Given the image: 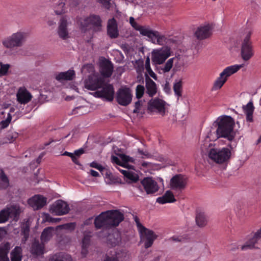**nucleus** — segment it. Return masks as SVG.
I'll list each match as a JSON object with an SVG mask.
<instances>
[{
	"label": "nucleus",
	"mask_w": 261,
	"mask_h": 261,
	"mask_svg": "<svg viewBox=\"0 0 261 261\" xmlns=\"http://www.w3.org/2000/svg\"><path fill=\"white\" fill-rule=\"evenodd\" d=\"M124 220V215L118 210L107 211L102 212L94 220L96 229L110 228L117 226Z\"/></svg>",
	"instance_id": "obj_1"
},
{
	"label": "nucleus",
	"mask_w": 261,
	"mask_h": 261,
	"mask_svg": "<svg viewBox=\"0 0 261 261\" xmlns=\"http://www.w3.org/2000/svg\"><path fill=\"white\" fill-rule=\"evenodd\" d=\"M234 124V119L230 116L223 115L219 117L213 123L214 126H217V137L232 141L236 136V133L233 130Z\"/></svg>",
	"instance_id": "obj_2"
},
{
	"label": "nucleus",
	"mask_w": 261,
	"mask_h": 261,
	"mask_svg": "<svg viewBox=\"0 0 261 261\" xmlns=\"http://www.w3.org/2000/svg\"><path fill=\"white\" fill-rule=\"evenodd\" d=\"M27 37V33L22 32H18L6 38L3 40L2 43L3 45L7 48L21 47L25 42Z\"/></svg>",
	"instance_id": "obj_3"
},
{
	"label": "nucleus",
	"mask_w": 261,
	"mask_h": 261,
	"mask_svg": "<svg viewBox=\"0 0 261 261\" xmlns=\"http://www.w3.org/2000/svg\"><path fill=\"white\" fill-rule=\"evenodd\" d=\"M242 67L243 65H235L225 68L215 82L213 89L215 90L220 89L226 82L227 78L237 72Z\"/></svg>",
	"instance_id": "obj_4"
},
{
	"label": "nucleus",
	"mask_w": 261,
	"mask_h": 261,
	"mask_svg": "<svg viewBox=\"0 0 261 261\" xmlns=\"http://www.w3.org/2000/svg\"><path fill=\"white\" fill-rule=\"evenodd\" d=\"M230 155L231 151L227 148H223L222 149L212 148L208 152L209 158L218 164L227 162Z\"/></svg>",
	"instance_id": "obj_5"
},
{
	"label": "nucleus",
	"mask_w": 261,
	"mask_h": 261,
	"mask_svg": "<svg viewBox=\"0 0 261 261\" xmlns=\"http://www.w3.org/2000/svg\"><path fill=\"white\" fill-rule=\"evenodd\" d=\"M114 88L112 84L106 83L104 84L95 92L92 94L95 97L101 98L108 101H112L114 96Z\"/></svg>",
	"instance_id": "obj_6"
},
{
	"label": "nucleus",
	"mask_w": 261,
	"mask_h": 261,
	"mask_svg": "<svg viewBox=\"0 0 261 261\" xmlns=\"http://www.w3.org/2000/svg\"><path fill=\"white\" fill-rule=\"evenodd\" d=\"M171 55L170 48L165 46L152 52V62L154 64H162Z\"/></svg>",
	"instance_id": "obj_7"
},
{
	"label": "nucleus",
	"mask_w": 261,
	"mask_h": 261,
	"mask_svg": "<svg viewBox=\"0 0 261 261\" xmlns=\"http://www.w3.org/2000/svg\"><path fill=\"white\" fill-rule=\"evenodd\" d=\"M101 23L102 20L99 15L91 14L81 22V26L83 29L89 27L94 31H99L101 29Z\"/></svg>",
	"instance_id": "obj_8"
},
{
	"label": "nucleus",
	"mask_w": 261,
	"mask_h": 261,
	"mask_svg": "<svg viewBox=\"0 0 261 261\" xmlns=\"http://www.w3.org/2000/svg\"><path fill=\"white\" fill-rule=\"evenodd\" d=\"M132 96L130 88L124 87L119 88L117 91L116 99L120 105L126 106L131 102Z\"/></svg>",
	"instance_id": "obj_9"
},
{
	"label": "nucleus",
	"mask_w": 261,
	"mask_h": 261,
	"mask_svg": "<svg viewBox=\"0 0 261 261\" xmlns=\"http://www.w3.org/2000/svg\"><path fill=\"white\" fill-rule=\"evenodd\" d=\"M252 32L249 31L244 38L241 46V56L244 61L249 60L253 56V51L250 37Z\"/></svg>",
	"instance_id": "obj_10"
},
{
	"label": "nucleus",
	"mask_w": 261,
	"mask_h": 261,
	"mask_svg": "<svg viewBox=\"0 0 261 261\" xmlns=\"http://www.w3.org/2000/svg\"><path fill=\"white\" fill-rule=\"evenodd\" d=\"M70 211L69 205L62 200H58L53 203L49 208V212L55 215L62 216L68 213Z\"/></svg>",
	"instance_id": "obj_11"
},
{
	"label": "nucleus",
	"mask_w": 261,
	"mask_h": 261,
	"mask_svg": "<svg viewBox=\"0 0 261 261\" xmlns=\"http://www.w3.org/2000/svg\"><path fill=\"white\" fill-rule=\"evenodd\" d=\"M144 191L147 195H153L159 190L157 182L152 177H144L140 181Z\"/></svg>",
	"instance_id": "obj_12"
},
{
	"label": "nucleus",
	"mask_w": 261,
	"mask_h": 261,
	"mask_svg": "<svg viewBox=\"0 0 261 261\" xmlns=\"http://www.w3.org/2000/svg\"><path fill=\"white\" fill-rule=\"evenodd\" d=\"M187 184V177L181 174L173 176L170 181V188L174 190L182 191L186 188Z\"/></svg>",
	"instance_id": "obj_13"
},
{
	"label": "nucleus",
	"mask_w": 261,
	"mask_h": 261,
	"mask_svg": "<svg viewBox=\"0 0 261 261\" xmlns=\"http://www.w3.org/2000/svg\"><path fill=\"white\" fill-rule=\"evenodd\" d=\"M165 101L163 100L156 98L149 100L148 103V110L150 112L156 111L162 115L165 113Z\"/></svg>",
	"instance_id": "obj_14"
},
{
	"label": "nucleus",
	"mask_w": 261,
	"mask_h": 261,
	"mask_svg": "<svg viewBox=\"0 0 261 261\" xmlns=\"http://www.w3.org/2000/svg\"><path fill=\"white\" fill-rule=\"evenodd\" d=\"M104 80L101 77L89 76L88 80L85 82V88L89 90H98L103 84Z\"/></svg>",
	"instance_id": "obj_15"
},
{
	"label": "nucleus",
	"mask_w": 261,
	"mask_h": 261,
	"mask_svg": "<svg viewBox=\"0 0 261 261\" xmlns=\"http://www.w3.org/2000/svg\"><path fill=\"white\" fill-rule=\"evenodd\" d=\"M47 198L40 195L30 198L28 203L34 210H38L46 204Z\"/></svg>",
	"instance_id": "obj_16"
},
{
	"label": "nucleus",
	"mask_w": 261,
	"mask_h": 261,
	"mask_svg": "<svg viewBox=\"0 0 261 261\" xmlns=\"http://www.w3.org/2000/svg\"><path fill=\"white\" fill-rule=\"evenodd\" d=\"M145 36L149 38L153 43L156 42L157 44L163 45L164 43L166 42L167 38L164 35H161L158 31H154L150 29H148Z\"/></svg>",
	"instance_id": "obj_17"
},
{
	"label": "nucleus",
	"mask_w": 261,
	"mask_h": 261,
	"mask_svg": "<svg viewBox=\"0 0 261 261\" xmlns=\"http://www.w3.org/2000/svg\"><path fill=\"white\" fill-rule=\"evenodd\" d=\"M121 240L120 232L115 230L107 236L106 243L109 247H114L119 245L121 243Z\"/></svg>",
	"instance_id": "obj_18"
},
{
	"label": "nucleus",
	"mask_w": 261,
	"mask_h": 261,
	"mask_svg": "<svg viewBox=\"0 0 261 261\" xmlns=\"http://www.w3.org/2000/svg\"><path fill=\"white\" fill-rule=\"evenodd\" d=\"M107 28V34L110 38L115 39L119 36L118 24L114 18L108 20Z\"/></svg>",
	"instance_id": "obj_19"
},
{
	"label": "nucleus",
	"mask_w": 261,
	"mask_h": 261,
	"mask_svg": "<svg viewBox=\"0 0 261 261\" xmlns=\"http://www.w3.org/2000/svg\"><path fill=\"white\" fill-rule=\"evenodd\" d=\"M113 65L109 60L105 59L100 63V72L105 77H110L113 71Z\"/></svg>",
	"instance_id": "obj_20"
},
{
	"label": "nucleus",
	"mask_w": 261,
	"mask_h": 261,
	"mask_svg": "<svg viewBox=\"0 0 261 261\" xmlns=\"http://www.w3.org/2000/svg\"><path fill=\"white\" fill-rule=\"evenodd\" d=\"M67 24L68 22L66 17H62L59 23L58 34L59 37L63 40H66L69 38Z\"/></svg>",
	"instance_id": "obj_21"
},
{
	"label": "nucleus",
	"mask_w": 261,
	"mask_h": 261,
	"mask_svg": "<svg viewBox=\"0 0 261 261\" xmlns=\"http://www.w3.org/2000/svg\"><path fill=\"white\" fill-rule=\"evenodd\" d=\"M140 233L141 235L144 236V246L145 248H148L151 247L154 241L157 238V235L152 230L146 228H145V230H141Z\"/></svg>",
	"instance_id": "obj_22"
},
{
	"label": "nucleus",
	"mask_w": 261,
	"mask_h": 261,
	"mask_svg": "<svg viewBox=\"0 0 261 261\" xmlns=\"http://www.w3.org/2000/svg\"><path fill=\"white\" fill-rule=\"evenodd\" d=\"M261 238V228L258 229L253 235V236L247 241L246 243L242 246V250H246L248 249H252L255 248V244Z\"/></svg>",
	"instance_id": "obj_23"
},
{
	"label": "nucleus",
	"mask_w": 261,
	"mask_h": 261,
	"mask_svg": "<svg viewBox=\"0 0 261 261\" xmlns=\"http://www.w3.org/2000/svg\"><path fill=\"white\" fill-rule=\"evenodd\" d=\"M145 87L146 93L149 97H152L157 92V86L154 82H153L149 76L145 73Z\"/></svg>",
	"instance_id": "obj_24"
},
{
	"label": "nucleus",
	"mask_w": 261,
	"mask_h": 261,
	"mask_svg": "<svg viewBox=\"0 0 261 261\" xmlns=\"http://www.w3.org/2000/svg\"><path fill=\"white\" fill-rule=\"evenodd\" d=\"M212 34L210 25L199 27L195 32L196 37L199 40H203L208 38Z\"/></svg>",
	"instance_id": "obj_25"
},
{
	"label": "nucleus",
	"mask_w": 261,
	"mask_h": 261,
	"mask_svg": "<svg viewBox=\"0 0 261 261\" xmlns=\"http://www.w3.org/2000/svg\"><path fill=\"white\" fill-rule=\"evenodd\" d=\"M32 97L31 93L25 89L20 88L17 93V99L21 104L28 103Z\"/></svg>",
	"instance_id": "obj_26"
},
{
	"label": "nucleus",
	"mask_w": 261,
	"mask_h": 261,
	"mask_svg": "<svg viewBox=\"0 0 261 261\" xmlns=\"http://www.w3.org/2000/svg\"><path fill=\"white\" fill-rule=\"evenodd\" d=\"M11 248V244L9 242L0 244V261H10L8 253Z\"/></svg>",
	"instance_id": "obj_27"
},
{
	"label": "nucleus",
	"mask_w": 261,
	"mask_h": 261,
	"mask_svg": "<svg viewBox=\"0 0 261 261\" xmlns=\"http://www.w3.org/2000/svg\"><path fill=\"white\" fill-rule=\"evenodd\" d=\"M5 210V214L8 220L9 217L13 218L14 219H17L21 213L19 206L17 205H11L10 207L4 209Z\"/></svg>",
	"instance_id": "obj_28"
},
{
	"label": "nucleus",
	"mask_w": 261,
	"mask_h": 261,
	"mask_svg": "<svg viewBox=\"0 0 261 261\" xmlns=\"http://www.w3.org/2000/svg\"><path fill=\"white\" fill-rule=\"evenodd\" d=\"M242 108L246 115V121L249 122H253V113L254 110V107L252 100H250L246 105L243 106Z\"/></svg>",
	"instance_id": "obj_29"
},
{
	"label": "nucleus",
	"mask_w": 261,
	"mask_h": 261,
	"mask_svg": "<svg viewBox=\"0 0 261 261\" xmlns=\"http://www.w3.org/2000/svg\"><path fill=\"white\" fill-rule=\"evenodd\" d=\"M156 202L160 204H165L166 203H172L176 201L172 192L169 190L167 191L161 197L156 199Z\"/></svg>",
	"instance_id": "obj_30"
},
{
	"label": "nucleus",
	"mask_w": 261,
	"mask_h": 261,
	"mask_svg": "<svg viewBox=\"0 0 261 261\" xmlns=\"http://www.w3.org/2000/svg\"><path fill=\"white\" fill-rule=\"evenodd\" d=\"M75 72L73 70H69L66 72H62L59 73L56 76V79L62 82L63 81H71L75 77Z\"/></svg>",
	"instance_id": "obj_31"
},
{
	"label": "nucleus",
	"mask_w": 261,
	"mask_h": 261,
	"mask_svg": "<svg viewBox=\"0 0 261 261\" xmlns=\"http://www.w3.org/2000/svg\"><path fill=\"white\" fill-rule=\"evenodd\" d=\"M174 61H175V67L178 68V62L180 61L179 59L177 57H174L169 59L165 64L160 67L162 72L166 73L169 72L173 67Z\"/></svg>",
	"instance_id": "obj_32"
},
{
	"label": "nucleus",
	"mask_w": 261,
	"mask_h": 261,
	"mask_svg": "<svg viewBox=\"0 0 261 261\" xmlns=\"http://www.w3.org/2000/svg\"><path fill=\"white\" fill-rule=\"evenodd\" d=\"M44 245L41 244L39 241H35L32 244L31 248V252L34 255L39 256L43 254Z\"/></svg>",
	"instance_id": "obj_33"
},
{
	"label": "nucleus",
	"mask_w": 261,
	"mask_h": 261,
	"mask_svg": "<svg viewBox=\"0 0 261 261\" xmlns=\"http://www.w3.org/2000/svg\"><path fill=\"white\" fill-rule=\"evenodd\" d=\"M49 261H72L71 256L66 253L60 252L52 255Z\"/></svg>",
	"instance_id": "obj_34"
},
{
	"label": "nucleus",
	"mask_w": 261,
	"mask_h": 261,
	"mask_svg": "<svg viewBox=\"0 0 261 261\" xmlns=\"http://www.w3.org/2000/svg\"><path fill=\"white\" fill-rule=\"evenodd\" d=\"M55 229L53 227H48L44 229L41 235V240L42 243L48 242L53 237Z\"/></svg>",
	"instance_id": "obj_35"
},
{
	"label": "nucleus",
	"mask_w": 261,
	"mask_h": 261,
	"mask_svg": "<svg viewBox=\"0 0 261 261\" xmlns=\"http://www.w3.org/2000/svg\"><path fill=\"white\" fill-rule=\"evenodd\" d=\"M66 0H59L54 6L55 12L57 15H61L67 11L66 6Z\"/></svg>",
	"instance_id": "obj_36"
},
{
	"label": "nucleus",
	"mask_w": 261,
	"mask_h": 261,
	"mask_svg": "<svg viewBox=\"0 0 261 261\" xmlns=\"http://www.w3.org/2000/svg\"><path fill=\"white\" fill-rule=\"evenodd\" d=\"M129 23L136 30L139 31L140 33L144 36L149 29L148 27L138 24L136 22H135V19L133 17H130L129 18Z\"/></svg>",
	"instance_id": "obj_37"
},
{
	"label": "nucleus",
	"mask_w": 261,
	"mask_h": 261,
	"mask_svg": "<svg viewBox=\"0 0 261 261\" xmlns=\"http://www.w3.org/2000/svg\"><path fill=\"white\" fill-rule=\"evenodd\" d=\"M22 257V249L21 247L16 246L10 253L11 260L21 261Z\"/></svg>",
	"instance_id": "obj_38"
},
{
	"label": "nucleus",
	"mask_w": 261,
	"mask_h": 261,
	"mask_svg": "<svg viewBox=\"0 0 261 261\" xmlns=\"http://www.w3.org/2000/svg\"><path fill=\"white\" fill-rule=\"evenodd\" d=\"M195 220L196 224L199 227H204L207 224V219L202 212L197 213Z\"/></svg>",
	"instance_id": "obj_39"
},
{
	"label": "nucleus",
	"mask_w": 261,
	"mask_h": 261,
	"mask_svg": "<svg viewBox=\"0 0 261 261\" xmlns=\"http://www.w3.org/2000/svg\"><path fill=\"white\" fill-rule=\"evenodd\" d=\"M145 68L148 74L155 80H157V76L154 72L152 70L150 65V59L148 57H147L145 60Z\"/></svg>",
	"instance_id": "obj_40"
},
{
	"label": "nucleus",
	"mask_w": 261,
	"mask_h": 261,
	"mask_svg": "<svg viewBox=\"0 0 261 261\" xmlns=\"http://www.w3.org/2000/svg\"><path fill=\"white\" fill-rule=\"evenodd\" d=\"M0 178L3 182V183H0V188L6 189L9 186V179L3 170H1L0 173Z\"/></svg>",
	"instance_id": "obj_41"
},
{
	"label": "nucleus",
	"mask_w": 261,
	"mask_h": 261,
	"mask_svg": "<svg viewBox=\"0 0 261 261\" xmlns=\"http://www.w3.org/2000/svg\"><path fill=\"white\" fill-rule=\"evenodd\" d=\"M125 178L129 180V181H127L128 183H136L139 179L138 175L131 171L128 172Z\"/></svg>",
	"instance_id": "obj_42"
},
{
	"label": "nucleus",
	"mask_w": 261,
	"mask_h": 261,
	"mask_svg": "<svg viewBox=\"0 0 261 261\" xmlns=\"http://www.w3.org/2000/svg\"><path fill=\"white\" fill-rule=\"evenodd\" d=\"M182 82L179 81L174 84L173 90L175 94L178 97L181 96Z\"/></svg>",
	"instance_id": "obj_43"
},
{
	"label": "nucleus",
	"mask_w": 261,
	"mask_h": 261,
	"mask_svg": "<svg viewBox=\"0 0 261 261\" xmlns=\"http://www.w3.org/2000/svg\"><path fill=\"white\" fill-rule=\"evenodd\" d=\"M10 68V64H4L2 62H0V76L6 75L8 74Z\"/></svg>",
	"instance_id": "obj_44"
},
{
	"label": "nucleus",
	"mask_w": 261,
	"mask_h": 261,
	"mask_svg": "<svg viewBox=\"0 0 261 261\" xmlns=\"http://www.w3.org/2000/svg\"><path fill=\"white\" fill-rule=\"evenodd\" d=\"M145 92V88L143 86L138 85L136 88V97L138 99L141 98Z\"/></svg>",
	"instance_id": "obj_45"
},
{
	"label": "nucleus",
	"mask_w": 261,
	"mask_h": 261,
	"mask_svg": "<svg viewBox=\"0 0 261 261\" xmlns=\"http://www.w3.org/2000/svg\"><path fill=\"white\" fill-rule=\"evenodd\" d=\"M117 154L119 156V158L123 162L122 163L124 164V166H125V164L126 163L128 162L134 163V159L128 155L122 153H118Z\"/></svg>",
	"instance_id": "obj_46"
},
{
	"label": "nucleus",
	"mask_w": 261,
	"mask_h": 261,
	"mask_svg": "<svg viewBox=\"0 0 261 261\" xmlns=\"http://www.w3.org/2000/svg\"><path fill=\"white\" fill-rule=\"evenodd\" d=\"M186 240V237L184 236H174L169 239V241L175 242H184Z\"/></svg>",
	"instance_id": "obj_47"
},
{
	"label": "nucleus",
	"mask_w": 261,
	"mask_h": 261,
	"mask_svg": "<svg viewBox=\"0 0 261 261\" xmlns=\"http://www.w3.org/2000/svg\"><path fill=\"white\" fill-rule=\"evenodd\" d=\"M29 232H30V226L27 224H23V226L22 227V232H21L23 234L24 237L25 238V240H27L29 238Z\"/></svg>",
	"instance_id": "obj_48"
},
{
	"label": "nucleus",
	"mask_w": 261,
	"mask_h": 261,
	"mask_svg": "<svg viewBox=\"0 0 261 261\" xmlns=\"http://www.w3.org/2000/svg\"><path fill=\"white\" fill-rule=\"evenodd\" d=\"M134 219L139 232L141 231V230H145V227L140 223L139 218L137 216H134Z\"/></svg>",
	"instance_id": "obj_49"
},
{
	"label": "nucleus",
	"mask_w": 261,
	"mask_h": 261,
	"mask_svg": "<svg viewBox=\"0 0 261 261\" xmlns=\"http://www.w3.org/2000/svg\"><path fill=\"white\" fill-rule=\"evenodd\" d=\"M90 243V237L89 236H85L82 240V245L84 247H89Z\"/></svg>",
	"instance_id": "obj_50"
},
{
	"label": "nucleus",
	"mask_w": 261,
	"mask_h": 261,
	"mask_svg": "<svg viewBox=\"0 0 261 261\" xmlns=\"http://www.w3.org/2000/svg\"><path fill=\"white\" fill-rule=\"evenodd\" d=\"M90 166L98 169L100 172L102 171L105 169V168L103 166L95 161L91 163L90 164Z\"/></svg>",
	"instance_id": "obj_51"
},
{
	"label": "nucleus",
	"mask_w": 261,
	"mask_h": 261,
	"mask_svg": "<svg viewBox=\"0 0 261 261\" xmlns=\"http://www.w3.org/2000/svg\"><path fill=\"white\" fill-rule=\"evenodd\" d=\"M8 221L7 217L5 214V210H2L0 212V223H4Z\"/></svg>",
	"instance_id": "obj_52"
},
{
	"label": "nucleus",
	"mask_w": 261,
	"mask_h": 261,
	"mask_svg": "<svg viewBox=\"0 0 261 261\" xmlns=\"http://www.w3.org/2000/svg\"><path fill=\"white\" fill-rule=\"evenodd\" d=\"M111 0H97V1L101 4L106 9H109L110 8Z\"/></svg>",
	"instance_id": "obj_53"
},
{
	"label": "nucleus",
	"mask_w": 261,
	"mask_h": 261,
	"mask_svg": "<svg viewBox=\"0 0 261 261\" xmlns=\"http://www.w3.org/2000/svg\"><path fill=\"white\" fill-rule=\"evenodd\" d=\"M103 261H119V259L116 255H106Z\"/></svg>",
	"instance_id": "obj_54"
},
{
	"label": "nucleus",
	"mask_w": 261,
	"mask_h": 261,
	"mask_svg": "<svg viewBox=\"0 0 261 261\" xmlns=\"http://www.w3.org/2000/svg\"><path fill=\"white\" fill-rule=\"evenodd\" d=\"M112 161L113 163L116 164L117 165L124 167V164L120 161L119 159L116 156L112 155L111 156Z\"/></svg>",
	"instance_id": "obj_55"
},
{
	"label": "nucleus",
	"mask_w": 261,
	"mask_h": 261,
	"mask_svg": "<svg viewBox=\"0 0 261 261\" xmlns=\"http://www.w3.org/2000/svg\"><path fill=\"white\" fill-rule=\"evenodd\" d=\"M85 152V150L83 148H81L77 150H75L74 151L73 154H74V155H75V156L79 158L81 156V155L84 154Z\"/></svg>",
	"instance_id": "obj_56"
},
{
	"label": "nucleus",
	"mask_w": 261,
	"mask_h": 261,
	"mask_svg": "<svg viewBox=\"0 0 261 261\" xmlns=\"http://www.w3.org/2000/svg\"><path fill=\"white\" fill-rule=\"evenodd\" d=\"M110 179L112 184H122L121 180L117 177L110 176Z\"/></svg>",
	"instance_id": "obj_57"
},
{
	"label": "nucleus",
	"mask_w": 261,
	"mask_h": 261,
	"mask_svg": "<svg viewBox=\"0 0 261 261\" xmlns=\"http://www.w3.org/2000/svg\"><path fill=\"white\" fill-rule=\"evenodd\" d=\"M141 101L138 100L135 103V109L133 110L134 113H138L139 112L140 108L141 106Z\"/></svg>",
	"instance_id": "obj_58"
},
{
	"label": "nucleus",
	"mask_w": 261,
	"mask_h": 261,
	"mask_svg": "<svg viewBox=\"0 0 261 261\" xmlns=\"http://www.w3.org/2000/svg\"><path fill=\"white\" fill-rule=\"evenodd\" d=\"M138 152L140 155L144 156L146 158H149L151 156V154L149 153L147 151H144L140 149H138Z\"/></svg>",
	"instance_id": "obj_59"
},
{
	"label": "nucleus",
	"mask_w": 261,
	"mask_h": 261,
	"mask_svg": "<svg viewBox=\"0 0 261 261\" xmlns=\"http://www.w3.org/2000/svg\"><path fill=\"white\" fill-rule=\"evenodd\" d=\"M72 161L75 164L77 165H79L81 167H82V165L79 162V161L77 160V157L75 156V155H72L71 158Z\"/></svg>",
	"instance_id": "obj_60"
},
{
	"label": "nucleus",
	"mask_w": 261,
	"mask_h": 261,
	"mask_svg": "<svg viewBox=\"0 0 261 261\" xmlns=\"http://www.w3.org/2000/svg\"><path fill=\"white\" fill-rule=\"evenodd\" d=\"M88 247H84V246H82V250H81V254L83 257H85L88 253Z\"/></svg>",
	"instance_id": "obj_61"
},
{
	"label": "nucleus",
	"mask_w": 261,
	"mask_h": 261,
	"mask_svg": "<svg viewBox=\"0 0 261 261\" xmlns=\"http://www.w3.org/2000/svg\"><path fill=\"white\" fill-rule=\"evenodd\" d=\"M164 90L165 92H166L167 93H169V92L170 91V87L169 86V84L167 82L165 84Z\"/></svg>",
	"instance_id": "obj_62"
},
{
	"label": "nucleus",
	"mask_w": 261,
	"mask_h": 261,
	"mask_svg": "<svg viewBox=\"0 0 261 261\" xmlns=\"http://www.w3.org/2000/svg\"><path fill=\"white\" fill-rule=\"evenodd\" d=\"M10 123V122H9V121H7V120H3L1 122L2 128H4L7 127L9 125Z\"/></svg>",
	"instance_id": "obj_63"
},
{
	"label": "nucleus",
	"mask_w": 261,
	"mask_h": 261,
	"mask_svg": "<svg viewBox=\"0 0 261 261\" xmlns=\"http://www.w3.org/2000/svg\"><path fill=\"white\" fill-rule=\"evenodd\" d=\"M70 1L69 5L71 7H75L78 5L77 0H70Z\"/></svg>",
	"instance_id": "obj_64"
}]
</instances>
